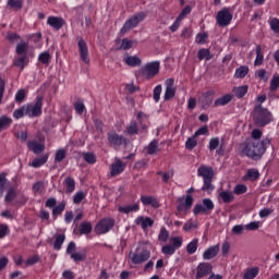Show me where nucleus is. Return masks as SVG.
Masks as SVG:
<instances>
[{"label": "nucleus", "mask_w": 279, "mask_h": 279, "mask_svg": "<svg viewBox=\"0 0 279 279\" xmlns=\"http://www.w3.org/2000/svg\"><path fill=\"white\" fill-rule=\"evenodd\" d=\"M270 144L271 141L269 138H265L260 143H244L241 145L240 149L244 156L253 160H258L265 154Z\"/></svg>", "instance_id": "f257e3e1"}, {"label": "nucleus", "mask_w": 279, "mask_h": 279, "mask_svg": "<svg viewBox=\"0 0 279 279\" xmlns=\"http://www.w3.org/2000/svg\"><path fill=\"white\" fill-rule=\"evenodd\" d=\"M274 121V117L271 111L266 109V107H262V105H257L254 109V122L256 125L264 128L270 124Z\"/></svg>", "instance_id": "f03ea898"}, {"label": "nucleus", "mask_w": 279, "mask_h": 279, "mask_svg": "<svg viewBox=\"0 0 279 279\" xmlns=\"http://www.w3.org/2000/svg\"><path fill=\"white\" fill-rule=\"evenodd\" d=\"M159 61H150L149 63H146L145 65H143V68H141L140 74L143 78L148 81L154 78L159 73Z\"/></svg>", "instance_id": "7ed1b4c3"}, {"label": "nucleus", "mask_w": 279, "mask_h": 279, "mask_svg": "<svg viewBox=\"0 0 279 279\" xmlns=\"http://www.w3.org/2000/svg\"><path fill=\"white\" fill-rule=\"evenodd\" d=\"M129 257L133 265H142L150 258V252L145 247H137Z\"/></svg>", "instance_id": "20e7f679"}, {"label": "nucleus", "mask_w": 279, "mask_h": 279, "mask_svg": "<svg viewBox=\"0 0 279 279\" xmlns=\"http://www.w3.org/2000/svg\"><path fill=\"white\" fill-rule=\"evenodd\" d=\"M193 203L194 198L192 195H186L178 198L177 216L181 217L182 215L185 216L186 214H189L190 209L193 206Z\"/></svg>", "instance_id": "39448f33"}, {"label": "nucleus", "mask_w": 279, "mask_h": 279, "mask_svg": "<svg viewBox=\"0 0 279 279\" xmlns=\"http://www.w3.org/2000/svg\"><path fill=\"white\" fill-rule=\"evenodd\" d=\"M232 19H233L232 10L228 7L222 8L220 11H218L216 15L217 24L220 27L229 26L230 23L232 22Z\"/></svg>", "instance_id": "423d86ee"}, {"label": "nucleus", "mask_w": 279, "mask_h": 279, "mask_svg": "<svg viewBox=\"0 0 279 279\" xmlns=\"http://www.w3.org/2000/svg\"><path fill=\"white\" fill-rule=\"evenodd\" d=\"M14 119H23V117H29L31 119L36 117V104H27L13 112Z\"/></svg>", "instance_id": "0eeeda50"}, {"label": "nucleus", "mask_w": 279, "mask_h": 279, "mask_svg": "<svg viewBox=\"0 0 279 279\" xmlns=\"http://www.w3.org/2000/svg\"><path fill=\"white\" fill-rule=\"evenodd\" d=\"M144 19H145L144 12H140L131 16L129 20L125 21L124 25L122 26L121 34L124 35L129 31L135 28Z\"/></svg>", "instance_id": "6e6552de"}, {"label": "nucleus", "mask_w": 279, "mask_h": 279, "mask_svg": "<svg viewBox=\"0 0 279 279\" xmlns=\"http://www.w3.org/2000/svg\"><path fill=\"white\" fill-rule=\"evenodd\" d=\"M215 208V205L210 198H204L201 204H197L193 213L195 216L203 214V215H209Z\"/></svg>", "instance_id": "1a4fd4ad"}, {"label": "nucleus", "mask_w": 279, "mask_h": 279, "mask_svg": "<svg viewBox=\"0 0 279 279\" xmlns=\"http://www.w3.org/2000/svg\"><path fill=\"white\" fill-rule=\"evenodd\" d=\"M75 250H76L75 242H70L66 248V254L70 255L71 259H73L75 263L85 260L86 251L82 250L80 252H75Z\"/></svg>", "instance_id": "9d476101"}, {"label": "nucleus", "mask_w": 279, "mask_h": 279, "mask_svg": "<svg viewBox=\"0 0 279 279\" xmlns=\"http://www.w3.org/2000/svg\"><path fill=\"white\" fill-rule=\"evenodd\" d=\"M114 226V220L113 219H110V218H105L102 220H100L94 231L96 234H105L107 232H109Z\"/></svg>", "instance_id": "9b49d317"}, {"label": "nucleus", "mask_w": 279, "mask_h": 279, "mask_svg": "<svg viewBox=\"0 0 279 279\" xmlns=\"http://www.w3.org/2000/svg\"><path fill=\"white\" fill-rule=\"evenodd\" d=\"M107 136L110 146L114 149H119L121 146H126V138L122 135H118L116 131H110Z\"/></svg>", "instance_id": "f8f14e48"}, {"label": "nucleus", "mask_w": 279, "mask_h": 279, "mask_svg": "<svg viewBox=\"0 0 279 279\" xmlns=\"http://www.w3.org/2000/svg\"><path fill=\"white\" fill-rule=\"evenodd\" d=\"M45 150V143H40L36 145V167H43L45 166V163H47V161L49 160V154H43L40 155V153H43Z\"/></svg>", "instance_id": "ddd939ff"}, {"label": "nucleus", "mask_w": 279, "mask_h": 279, "mask_svg": "<svg viewBox=\"0 0 279 279\" xmlns=\"http://www.w3.org/2000/svg\"><path fill=\"white\" fill-rule=\"evenodd\" d=\"M4 202L5 204H11V206H23L26 201L22 199L19 202V199H16V190L14 187H10L4 197Z\"/></svg>", "instance_id": "4468645a"}, {"label": "nucleus", "mask_w": 279, "mask_h": 279, "mask_svg": "<svg viewBox=\"0 0 279 279\" xmlns=\"http://www.w3.org/2000/svg\"><path fill=\"white\" fill-rule=\"evenodd\" d=\"M77 45H78V52L81 60L84 63H89V58H88V48L86 41L83 39V37H77Z\"/></svg>", "instance_id": "2eb2a0df"}, {"label": "nucleus", "mask_w": 279, "mask_h": 279, "mask_svg": "<svg viewBox=\"0 0 279 279\" xmlns=\"http://www.w3.org/2000/svg\"><path fill=\"white\" fill-rule=\"evenodd\" d=\"M196 279H202L213 272V267L208 263H201L196 268Z\"/></svg>", "instance_id": "dca6fc26"}, {"label": "nucleus", "mask_w": 279, "mask_h": 279, "mask_svg": "<svg viewBox=\"0 0 279 279\" xmlns=\"http://www.w3.org/2000/svg\"><path fill=\"white\" fill-rule=\"evenodd\" d=\"M166 92H165V100H170L175 95V87H174V81L173 78H167L165 81Z\"/></svg>", "instance_id": "f3484780"}, {"label": "nucleus", "mask_w": 279, "mask_h": 279, "mask_svg": "<svg viewBox=\"0 0 279 279\" xmlns=\"http://www.w3.org/2000/svg\"><path fill=\"white\" fill-rule=\"evenodd\" d=\"M47 24L56 31L62 29V26L65 24L63 17L50 15L48 16Z\"/></svg>", "instance_id": "a211bd4d"}, {"label": "nucleus", "mask_w": 279, "mask_h": 279, "mask_svg": "<svg viewBox=\"0 0 279 279\" xmlns=\"http://www.w3.org/2000/svg\"><path fill=\"white\" fill-rule=\"evenodd\" d=\"M197 175L203 178V181L213 180L214 177V170L210 167L207 166H201L197 169Z\"/></svg>", "instance_id": "6ab92c4d"}, {"label": "nucleus", "mask_w": 279, "mask_h": 279, "mask_svg": "<svg viewBox=\"0 0 279 279\" xmlns=\"http://www.w3.org/2000/svg\"><path fill=\"white\" fill-rule=\"evenodd\" d=\"M123 62L131 68H136L142 65V60L136 54H124Z\"/></svg>", "instance_id": "aec40b11"}, {"label": "nucleus", "mask_w": 279, "mask_h": 279, "mask_svg": "<svg viewBox=\"0 0 279 279\" xmlns=\"http://www.w3.org/2000/svg\"><path fill=\"white\" fill-rule=\"evenodd\" d=\"M134 223L136 226H141V228L143 229V231H145L146 229L153 227L154 225V220L151 218L148 217H143V216H138L135 220Z\"/></svg>", "instance_id": "412c9836"}, {"label": "nucleus", "mask_w": 279, "mask_h": 279, "mask_svg": "<svg viewBox=\"0 0 279 279\" xmlns=\"http://www.w3.org/2000/svg\"><path fill=\"white\" fill-rule=\"evenodd\" d=\"M125 165L119 158L114 159V162L111 165L110 174L111 177H117L123 172Z\"/></svg>", "instance_id": "4be33fe9"}, {"label": "nucleus", "mask_w": 279, "mask_h": 279, "mask_svg": "<svg viewBox=\"0 0 279 279\" xmlns=\"http://www.w3.org/2000/svg\"><path fill=\"white\" fill-rule=\"evenodd\" d=\"M219 251H220V246L218 244L208 247L203 254V259L210 260L215 258L218 255Z\"/></svg>", "instance_id": "5701e85b"}, {"label": "nucleus", "mask_w": 279, "mask_h": 279, "mask_svg": "<svg viewBox=\"0 0 279 279\" xmlns=\"http://www.w3.org/2000/svg\"><path fill=\"white\" fill-rule=\"evenodd\" d=\"M119 213L121 214H125V215H129L131 213H136L140 210V205L138 203H135L133 205H125V206H120L118 208Z\"/></svg>", "instance_id": "b1692460"}, {"label": "nucleus", "mask_w": 279, "mask_h": 279, "mask_svg": "<svg viewBox=\"0 0 279 279\" xmlns=\"http://www.w3.org/2000/svg\"><path fill=\"white\" fill-rule=\"evenodd\" d=\"M214 96L215 92H206L205 94H203L201 101L205 109H207L213 104Z\"/></svg>", "instance_id": "393cba45"}, {"label": "nucleus", "mask_w": 279, "mask_h": 279, "mask_svg": "<svg viewBox=\"0 0 279 279\" xmlns=\"http://www.w3.org/2000/svg\"><path fill=\"white\" fill-rule=\"evenodd\" d=\"M137 45V41L135 39H129V38H123L121 40V44L120 46H118V50H129L131 49L133 46H136Z\"/></svg>", "instance_id": "a878e982"}, {"label": "nucleus", "mask_w": 279, "mask_h": 279, "mask_svg": "<svg viewBox=\"0 0 279 279\" xmlns=\"http://www.w3.org/2000/svg\"><path fill=\"white\" fill-rule=\"evenodd\" d=\"M141 202L144 206H151L153 208H158L160 206L157 198L153 196H142Z\"/></svg>", "instance_id": "bb28decb"}, {"label": "nucleus", "mask_w": 279, "mask_h": 279, "mask_svg": "<svg viewBox=\"0 0 279 279\" xmlns=\"http://www.w3.org/2000/svg\"><path fill=\"white\" fill-rule=\"evenodd\" d=\"M218 199L225 204H230L234 201V194L230 191H222L219 193Z\"/></svg>", "instance_id": "cd10ccee"}, {"label": "nucleus", "mask_w": 279, "mask_h": 279, "mask_svg": "<svg viewBox=\"0 0 279 279\" xmlns=\"http://www.w3.org/2000/svg\"><path fill=\"white\" fill-rule=\"evenodd\" d=\"M233 96L232 94H226L225 96H221V98H217L215 100L214 106L215 107H220V106H226L232 100Z\"/></svg>", "instance_id": "c85d7f7f"}, {"label": "nucleus", "mask_w": 279, "mask_h": 279, "mask_svg": "<svg viewBox=\"0 0 279 279\" xmlns=\"http://www.w3.org/2000/svg\"><path fill=\"white\" fill-rule=\"evenodd\" d=\"M197 58L199 61L206 60L209 61L213 58V54L210 53V50L208 48H201L197 53Z\"/></svg>", "instance_id": "c756f323"}, {"label": "nucleus", "mask_w": 279, "mask_h": 279, "mask_svg": "<svg viewBox=\"0 0 279 279\" xmlns=\"http://www.w3.org/2000/svg\"><path fill=\"white\" fill-rule=\"evenodd\" d=\"M250 70L247 65H241L240 68H236L234 77L238 80L244 78L248 74Z\"/></svg>", "instance_id": "7c9ffc66"}, {"label": "nucleus", "mask_w": 279, "mask_h": 279, "mask_svg": "<svg viewBox=\"0 0 279 279\" xmlns=\"http://www.w3.org/2000/svg\"><path fill=\"white\" fill-rule=\"evenodd\" d=\"M247 85H241L240 87H234L233 94L236 98L242 99L247 94Z\"/></svg>", "instance_id": "2f4dec72"}, {"label": "nucleus", "mask_w": 279, "mask_h": 279, "mask_svg": "<svg viewBox=\"0 0 279 279\" xmlns=\"http://www.w3.org/2000/svg\"><path fill=\"white\" fill-rule=\"evenodd\" d=\"M198 228V221L196 219H190L183 226V230L185 232H190L192 230H196Z\"/></svg>", "instance_id": "473e14b6"}, {"label": "nucleus", "mask_w": 279, "mask_h": 279, "mask_svg": "<svg viewBox=\"0 0 279 279\" xmlns=\"http://www.w3.org/2000/svg\"><path fill=\"white\" fill-rule=\"evenodd\" d=\"M259 178V172L256 169H250L246 175L243 177V181H256Z\"/></svg>", "instance_id": "72a5a7b5"}, {"label": "nucleus", "mask_w": 279, "mask_h": 279, "mask_svg": "<svg viewBox=\"0 0 279 279\" xmlns=\"http://www.w3.org/2000/svg\"><path fill=\"white\" fill-rule=\"evenodd\" d=\"M65 193L71 194L75 191V180L73 178H66L64 180Z\"/></svg>", "instance_id": "f704fd0d"}, {"label": "nucleus", "mask_w": 279, "mask_h": 279, "mask_svg": "<svg viewBox=\"0 0 279 279\" xmlns=\"http://www.w3.org/2000/svg\"><path fill=\"white\" fill-rule=\"evenodd\" d=\"M255 52H256V59L254 61V65L255 66H260L263 64V62H264V54L262 52V47L260 46H256Z\"/></svg>", "instance_id": "c9c22d12"}, {"label": "nucleus", "mask_w": 279, "mask_h": 279, "mask_svg": "<svg viewBox=\"0 0 279 279\" xmlns=\"http://www.w3.org/2000/svg\"><path fill=\"white\" fill-rule=\"evenodd\" d=\"M12 125V120L8 116L0 117V132H3V130H8Z\"/></svg>", "instance_id": "e433bc0d"}, {"label": "nucleus", "mask_w": 279, "mask_h": 279, "mask_svg": "<svg viewBox=\"0 0 279 279\" xmlns=\"http://www.w3.org/2000/svg\"><path fill=\"white\" fill-rule=\"evenodd\" d=\"M93 230V226L88 221H84L80 225V233L81 234H89Z\"/></svg>", "instance_id": "4c0bfd02"}, {"label": "nucleus", "mask_w": 279, "mask_h": 279, "mask_svg": "<svg viewBox=\"0 0 279 279\" xmlns=\"http://www.w3.org/2000/svg\"><path fill=\"white\" fill-rule=\"evenodd\" d=\"M198 247V240L197 239H193L186 246V252L190 255H193Z\"/></svg>", "instance_id": "58836bf2"}, {"label": "nucleus", "mask_w": 279, "mask_h": 279, "mask_svg": "<svg viewBox=\"0 0 279 279\" xmlns=\"http://www.w3.org/2000/svg\"><path fill=\"white\" fill-rule=\"evenodd\" d=\"M207 38H208V34L205 31L199 32L196 34L195 43L197 45H204V44H206Z\"/></svg>", "instance_id": "ea45409f"}, {"label": "nucleus", "mask_w": 279, "mask_h": 279, "mask_svg": "<svg viewBox=\"0 0 279 279\" xmlns=\"http://www.w3.org/2000/svg\"><path fill=\"white\" fill-rule=\"evenodd\" d=\"M15 51L17 56H26L27 57V43L22 41L17 44Z\"/></svg>", "instance_id": "a19ab883"}, {"label": "nucleus", "mask_w": 279, "mask_h": 279, "mask_svg": "<svg viewBox=\"0 0 279 279\" xmlns=\"http://www.w3.org/2000/svg\"><path fill=\"white\" fill-rule=\"evenodd\" d=\"M65 240H66V236L64 234L58 235L54 240L53 248L57 251H60L62 248V244H64Z\"/></svg>", "instance_id": "79ce46f5"}, {"label": "nucleus", "mask_w": 279, "mask_h": 279, "mask_svg": "<svg viewBox=\"0 0 279 279\" xmlns=\"http://www.w3.org/2000/svg\"><path fill=\"white\" fill-rule=\"evenodd\" d=\"M66 208V203L63 202L59 204L58 206H54L52 209V216L56 219L58 216L62 215L63 210Z\"/></svg>", "instance_id": "37998d69"}, {"label": "nucleus", "mask_w": 279, "mask_h": 279, "mask_svg": "<svg viewBox=\"0 0 279 279\" xmlns=\"http://www.w3.org/2000/svg\"><path fill=\"white\" fill-rule=\"evenodd\" d=\"M268 24L274 33L279 34V19L278 17H270L268 20Z\"/></svg>", "instance_id": "c03bdc74"}, {"label": "nucleus", "mask_w": 279, "mask_h": 279, "mask_svg": "<svg viewBox=\"0 0 279 279\" xmlns=\"http://www.w3.org/2000/svg\"><path fill=\"white\" fill-rule=\"evenodd\" d=\"M197 146V137L196 136H191L187 138L185 142V148L187 150H193Z\"/></svg>", "instance_id": "a18cd8bd"}, {"label": "nucleus", "mask_w": 279, "mask_h": 279, "mask_svg": "<svg viewBox=\"0 0 279 279\" xmlns=\"http://www.w3.org/2000/svg\"><path fill=\"white\" fill-rule=\"evenodd\" d=\"M38 61L45 65H49L51 62V54H49V52H41L38 57Z\"/></svg>", "instance_id": "49530a36"}, {"label": "nucleus", "mask_w": 279, "mask_h": 279, "mask_svg": "<svg viewBox=\"0 0 279 279\" xmlns=\"http://www.w3.org/2000/svg\"><path fill=\"white\" fill-rule=\"evenodd\" d=\"M269 88L271 92H276L279 89V74H274L270 81Z\"/></svg>", "instance_id": "de8ad7c7"}, {"label": "nucleus", "mask_w": 279, "mask_h": 279, "mask_svg": "<svg viewBox=\"0 0 279 279\" xmlns=\"http://www.w3.org/2000/svg\"><path fill=\"white\" fill-rule=\"evenodd\" d=\"M5 186H8V179L5 178V172L0 173V195H3L5 191Z\"/></svg>", "instance_id": "09e8293b"}, {"label": "nucleus", "mask_w": 279, "mask_h": 279, "mask_svg": "<svg viewBox=\"0 0 279 279\" xmlns=\"http://www.w3.org/2000/svg\"><path fill=\"white\" fill-rule=\"evenodd\" d=\"M258 268L257 267H253L248 270H246V272L244 274L243 278L244 279H254L257 275H258Z\"/></svg>", "instance_id": "8fccbe9b"}, {"label": "nucleus", "mask_w": 279, "mask_h": 279, "mask_svg": "<svg viewBox=\"0 0 279 279\" xmlns=\"http://www.w3.org/2000/svg\"><path fill=\"white\" fill-rule=\"evenodd\" d=\"M148 155H155L158 151V142L153 141L147 147H146Z\"/></svg>", "instance_id": "3c124183"}, {"label": "nucleus", "mask_w": 279, "mask_h": 279, "mask_svg": "<svg viewBox=\"0 0 279 279\" xmlns=\"http://www.w3.org/2000/svg\"><path fill=\"white\" fill-rule=\"evenodd\" d=\"M85 197H86V193L80 191V192H77V193L74 194V196H73V203H74L75 205H80V204L82 203V201L85 199Z\"/></svg>", "instance_id": "603ef678"}, {"label": "nucleus", "mask_w": 279, "mask_h": 279, "mask_svg": "<svg viewBox=\"0 0 279 279\" xmlns=\"http://www.w3.org/2000/svg\"><path fill=\"white\" fill-rule=\"evenodd\" d=\"M8 5H9V8H12L13 10H21V8H23V1H21V0H9Z\"/></svg>", "instance_id": "864d4df0"}, {"label": "nucleus", "mask_w": 279, "mask_h": 279, "mask_svg": "<svg viewBox=\"0 0 279 279\" xmlns=\"http://www.w3.org/2000/svg\"><path fill=\"white\" fill-rule=\"evenodd\" d=\"M219 145H220V140L218 137H214L209 141L208 149L210 151H214L219 147Z\"/></svg>", "instance_id": "5fc2aeb1"}, {"label": "nucleus", "mask_w": 279, "mask_h": 279, "mask_svg": "<svg viewBox=\"0 0 279 279\" xmlns=\"http://www.w3.org/2000/svg\"><path fill=\"white\" fill-rule=\"evenodd\" d=\"M203 181H204V185L202 187V191H205L208 194H210L215 190V186L211 184L213 180H203Z\"/></svg>", "instance_id": "6e6d98bb"}, {"label": "nucleus", "mask_w": 279, "mask_h": 279, "mask_svg": "<svg viewBox=\"0 0 279 279\" xmlns=\"http://www.w3.org/2000/svg\"><path fill=\"white\" fill-rule=\"evenodd\" d=\"M193 135L196 138L198 136H208L209 135L208 126H201L199 129H197V131H195V133Z\"/></svg>", "instance_id": "4d7b16f0"}, {"label": "nucleus", "mask_w": 279, "mask_h": 279, "mask_svg": "<svg viewBox=\"0 0 279 279\" xmlns=\"http://www.w3.org/2000/svg\"><path fill=\"white\" fill-rule=\"evenodd\" d=\"M74 109H75L76 113H78V114H83L84 112H86V107L84 106L82 100H77L74 104Z\"/></svg>", "instance_id": "13d9d810"}, {"label": "nucleus", "mask_w": 279, "mask_h": 279, "mask_svg": "<svg viewBox=\"0 0 279 279\" xmlns=\"http://www.w3.org/2000/svg\"><path fill=\"white\" fill-rule=\"evenodd\" d=\"M83 158L89 165H94L96 162V157L93 153L83 154Z\"/></svg>", "instance_id": "bf43d9fd"}, {"label": "nucleus", "mask_w": 279, "mask_h": 279, "mask_svg": "<svg viewBox=\"0 0 279 279\" xmlns=\"http://www.w3.org/2000/svg\"><path fill=\"white\" fill-rule=\"evenodd\" d=\"M175 251L177 250L171 244L165 245L161 248V252L165 255H173L175 253Z\"/></svg>", "instance_id": "052dcab7"}, {"label": "nucleus", "mask_w": 279, "mask_h": 279, "mask_svg": "<svg viewBox=\"0 0 279 279\" xmlns=\"http://www.w3.org/2000/svg\"><path fill=\"white\" fill-rule=\"evenodd\" d=\"M126 133L129 135H135L137 134V124L136 122H131L129 126H126Z\"/></svg>", "instance_id": "680f3d73"}, {"label": "nucleus", "mask_w": 279, "mask_h": 279, "mask_svg": "<svg viewBox=\"0 0 279 279\" xmlns=\"http://www.w3.org/2000/svg\"><path fill=\"white\" fill-rule=\"evenodd\" d=\"M172 241V246L178 250L182 246V243H183V239L181 236H174L171 239Z\"/></svg>", "instance_id": "e2e57ef3"}, {"label": "nucleus", "mask_w": 279, "mask_h": 279, "mask_svg": "<svg viewBox=\"0 0 279 279\" xmlns=\"http://www.w3.org/2000/svg\"><path fill=\"white\" fill-rule=\"evenodd\" d=\"M168 238H169V232L166 230V228H161L158 235V240L161 242H167Z\"/></svg>", "instance_id": "0e129e2a"}, {"label": "nucleus", "mask_w": 279, "mask_h": 279, "mask_svg": "<svg viewBox=\"0 0 279 279\" xmlns=\"http://www.w3.org/2000/svg\"><path fill=\"white\" fill-rule=\"evenodd\" d=\"M262 227V223L259 221H253L245 226L246 230L255 231Z\"/></svg>", "instance_id": "69168bd1"}, {"label": "nucleus", "mask_w": 279, "mask_h": 279, "mask_svg": "<svg viewBox=\"0 0 279 279\" xmlns=\"http://www.w3.org/2000/svg\"><path fill=\"white\" fill-rule=\"evenodd\" d=\"M161 92H162L161 85H156V87L154 88V100L156 102L160 100Z\"/></svg>", "instance_id": "338daca9"}, {"label": "nucleus", "mask_w": 279, "mask_h": 279, "mask_svg": "<svg viewBox=\"0 0 279 279\" xmlns=\"http://www.w3.org/2000/svg\"><path fill=\"white\" fill-rule=\"evenodd\" d=\"M246 191H247V187L245 185L239 184L234 187L233 193L236 195H241L246 193Z\"/></svg>", "instance_id": "774afa93"}]
</instances>
